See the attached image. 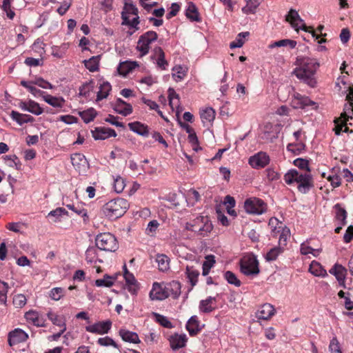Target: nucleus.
Wrapping results in <instances>:
<instances>
[{
  "instance_id": "nucleus-6",
  "label": "nucleus",
  "mask_w": 353,
  "mask_h": 353,
  "mask_svg": "<svg viewBox=\"0 0 353 353\" xmlns=\"http://www.w3.org/2000/svg\"><path fill=\"white\" fill-rule=\"evenodd\" d=\"M241 272L246 276H256L260 272L259 261L253 254L243 256L240 261Z\"/></svg>"
},
{
  "instance_id": "nucleus-54",
  "label": "nucleus",
  "mask_w": 353,
  "mask_h": 353,
  "mask_svg": "<svg viewBox=\"0 0 353 353\" xmlns=\"http://www.w3.org/2000/svg\"><path fill=\"white\" fill-rule=\"evenodd\" d=\"M123 10L126 14H132L135 16H137L139 13L137 8L132 3L131 0H125Z\"/></svg>"
},
{
  "instance_id": "nucleus-8",
  "label": "nucleus",
  "mask_w": 353,
  "mask_h": 353,
  "mask_svg": "<svg viewBox=\"0 0 353 353\" xmlns=\"http://www.w3.org/2000/svg\"><path fill=\"white\" fill-rule=\"evenodd\" d=\"M158 38V35L154 31H148L140 36L137 46V49L141 52L143 57L147 54L150 50V45L155 41Z\"/></svg>"
},
{
  "instance_id": "nucleus-45",
  "label": "nucleus",
  "mask_w": 353,
  "mask_h": 353,
  "mask_svg": "<svg viewBox=\"0 0 353 353\" xmlns=\"http://www.w3.org/2000/svg\"><path fill=\"white\" fill-rule=\"evenodd\" d=\"M156 261L158 263L159 269L161 271H165L169 268V260L167 256L164 254H158Z\"/></svg>"
},
{
  "instance_id": "nucleus-12",
  "label": "nucleus",
  "mask_w": 353,
  "mask_h": 353,
  "mask_svg": "<svg viewBox=\"0 0 353 353\" xmlns=\"http://www.w3.org/2000/svg\"><path fill=\"white\" fill-rule=\"evenodd\" d=\"M123 269V276L125 280L126 288L130 294L135 295L139 290V284L134 275L128 270L125 265H124Z\"/></svg>"
},
{
  "instance_id": "nucleus-21",
  "label": "nucleus",
  "mask_w": 353,
  "mask_h": 353,
  "mask_svg": "<svg viewBox=\"0 0 353 353\" xmlns=\"http://www.w3.org/2000/svg\"><path fill=\"white\" fill-rule=\"evenodd\" d=\"M168 296V294L162 288L160 284L154 283L150 292V298L152 300H163Z\"/></svg>"
},
{
  "instance_id": "nucleus-7",
  "label": "nucleus",
  "mask_w": 353,
  "mask_h": 353,
  "mask_svg": "<svg viewBox=\"0 0 353 353\" xmlns=\"http://www.w3.org/2000/svg\"><path fill=\"white\" fill-rule=\"evenodd\" d=\"M285 19L288 22L290 23L292 27L296 30L299 31V29H301L305 32H310L312 33V37L316 39L319 38V36L316 34L314 30H309L310 28H307L303 20L299 16L298 12L296 10L290 9L288 14L285 17Z\"/></svg>"
},
{
  "instance_id": "nucleus-26",
  "label": "nucleus",
  "mask_w": 353,
  "mask_h": 353,
  "mask_svg": "<svg viewBox=\"0 0 353 353\" xmlns=\"http://www.w3.org/2000/svg\"><path fill=\"white\" fill-rule=\"evenodd\" d=\"M295 108H304L306 106L314 105V102L311 101L308 97L297 94L293 101Z\"/></svg>"
},
{
  "instance_id": "nucleus-15",
  "label": "nucleus",
  "mask_w": 353,
  "mask_h": 353,
  "mask_svg": "<svg viewBox=\"0 0 353 353\" xmlns=\"http://www.w3.org/2000/svg\"><path fill=\"white\" fill-rule=\"evenodd\" d=\"M113 109L117 113L125 117L130 115L132 112V105L120 98L117 99L114 103Z\"/></svg>"
},
{
  "instance_id": "nucleus-48",
  "label": "nucleus",
  "mask_w": 353,
  "mask_h": 353,
  "mask_svg": "<svg viewBox=\"0 0 353 353\" xmlns=\"http://www.w3.org/2000/svg\"><path fill=\"white\" fill-rule=\"evenodd\" d=\"M321 249H313L310 246L307 245L305 243H303L301 245V253L303 255L312 254L314 256H317L321 253Z\"/></svg>"
},
{
  "instance_id": "nucleus-51",
  "label": "nucleus",
  "mask_w": 353,
  "mask_h": 353,
  "mask_svg": "<svg viewBox=\"0 0 353 353\" xmlns=\"http://www.w3.org/2000/svg\"><path fill=\"white\" fill-rule=\"evenodd\" d=\"M35 115H40L43 113V109L40 107L39 104L32 100L28 101V110Z\"/></svg>"
},
{
  "instance_id": "nucleus-55",
  "label": "nucleus",
  "mask_w": 353,
  "mask_h": 353,
  "mask_svg": "<svg viewBox=\"0 0 353 353\" xmlns=\"http://www.w3.org/2000/svg\"><path fill=\"white\" fill-rule=\"evenodd\" d=\"M154 315L155 316L156 321L161 325L166 328L172 327V323L168 320V319L166 316L157 313H154Z\"/></svg>"
},
{
  "instance_id": "nucleus-19",
  "label": "nucleus",
  "mask_w": 353,
  "mask_h": 353,
  "mask_svg": "<svg viewBox=\"0 0 353 353\" xmlns=\"http://www.w3.org/2000/svg\"><path fill=\"white\" fill-rule=\"evenodd\" d=\"M129 129L133 132L144 137H147L149 135V128L147 125L142 123L139 121H134L128 123Z\"/></svg>"
},
{
  "instance_id": "nucleus-44",
  "label": "nucleus",
  "mask_w": 353,
  "mask_h": 353,
  "mask_svg": "<svg viewBox=\"0 0 353 353\" xmlns=\"http://www.w3.org/2000/svg\"><path fill=\"white\" fill-rule=\"evenodd\" d=\"M283 252V248L280 246H276L270 250V251L266 254L265 259L268 261H275L279 254H281Z\"/></svg>"
},
{
  "instance_id": "nucleus-29",
  "label": "nucleus",
  "mask_w": 353,
  "mask_h": 353,
  "mask_svg": "<svg viewBox=\"0 0 353 353\" xmlns=\"http://www.w3.org/2000/svg\"><path fill=\"white\" fill-rule=\"evenodd\" d=\"M112 90L110 83L108 81H104L99 86V90L97 94V101H101L106 99Z\"/></svg>"
},
{
  "instance_id": "nucleus-24",
  "label": "nucleus",
  "mask_w": 353,
  "mask_h": 353,
  "mask_svg": "<svg viewBox=\"0 0 353 353\" xmlns=\"http://www.w3.org/2000/svg\"><path fill=\"white\" fill-rule=\"evenodd\" d=\"M215 111L212 108H207L201 112V119L204 125H210L215 119Z\"/></svg>"
},
{
  "instance_id": "nucleus-31",
  "label": "nucleus",
  "mask_w": 353,
  "mask_h": 353,
  "mask_svg": "<svg viewBox=\"0 0 353 353\" xmlns=\"http://www.w3.org/2000/svg\"><path fill=\"white\" fill-rule=\"evenodd\" d=\"M185 16L192 21H200V17L196 6L192 2H189L185 10Z\"/></svg>"
},
{
  "instance_id": "nucleus-33",
  "label": "nucleus",
  "mask_w": 353,
  "mask_h": 353,
  "mask_svg": "<svg viewBox=\"0 0 353 353\" xmlns=\"http://www.w3.org/2000/svg\"><path fill=\"white\" fill-rule=\"evenodd\" d=\"M334 208L335 209V217L336 220L340 221L342 225H345L346 224V218H347V212L343 208L339 203H336L334 205Z\"/></svg>"
},
{
  "instance_id": "nucleus-43",
  "label": "nucleus",
  "mask_w": 353,
  "mask_h": 353,
  "mask_svg": "<svg viewBox=\"0 0 353 353\" xmlns=\"http://www.w3.org/2000/svg\"><path fill=\"white\" fill-rule=\"evenodd\" d=\"M67 207L72 210L74 213H76L77 215L81 216L83 218L84 221H85L88 220V212L87 210L81 205L79 204H72V205H67Z\"/></svg>"
},
{
  "instance_id": "nucleus-20",
  "label": "nucleus",
  "mask_w": 353,
  "mask_h": 353,
  "mask_svg": "<svg viewBox=\"0 0 353 353\" xmlns=\"http://www.w3.org/2000/svg\"><path fill=\"white\" fill-rule=\"evenodd\" d=\"M201 312L210 313L216 308V298L208 296L205 300H201L199 306Z\"/></svg>"
},
{
  "instance_id": "nucleus-60",
  "label": "nucleus",
  "mask_w": 353,
  "mask_h": 353,
  "mask_svg": "<svg viewBox=\"0 0 353 353\" xmlns=\"http://www.w3.org/2000/svg\"><path fill=\"white\" fill-rule=\"evenodd\" d=\"M330 353H342L339 342L336 337H333L329 345Z\"/></svg>"
},
{
  "instance_id": "nucleus-11",
  "label": "nucleus",
  "mask_w": 353,
  "mask_h": 353,
  "mask_svg": "<svg viewBox=\"0 0 353 353\" xmlns=\"http://www.w3.org/2000/svg\"><path fill=\"white\" fill-rule=\"evenodd\" d=\"M112 322L109 320L105 321H99L93 325L85 327L86 331L92 333L104 334L109 332L111 328Z\"/></svg>"
},
{
  "instance_id": "nucleus-34",
  "label": "nucleus",
  "mask_w": 353,
  "mask_h": 353,
  "mask_svg": "<svg viewBox=\"0 0 353 353\" xmlns=\"http://www.w3.org/2000/svg\"><path fill=\"white\" fill-rule=\"evenodd\" d=\"M260 3L259 0H246V6L242 8V11L246 14H254Z\"/></svg>"
},
{
  "instance_id": "nucleus-17",
  "label": "nucleus",
  "mask_w": 353,
  "mask_h": 353,
  "mask_svg": "<svg viewBox=\"0 0 353 353\" xmlns=\"http://www.w3.org/2000/svg\"><path fill=\"white\" fill-rule=\"evenodd\" d=\"M275 313L274 307L270 303L263 304L256 312V316L259 319L268 320Z\"/></svg>"
},
{
  "instance_id": "nucleus-13",
  "label": "nucleus",
  "mask_w": 353,
  "mask_h": 353,
  "mask_svg": "<svg viewBox=\"0 0 353 353\" xmlns=\"http://www.w3.org/2000/svg\"><path fill=\"white\" fill-rule=\"evenodd\" d=\"M28 335L21 329L17 328L8 334V343L10 346L26 341Z\"/></svg>"
},
{
  "instance_id": "nucleus-22",
  "label": "nucleus",
  "mask_w": 353,
  "mask_h": 353,
  "mask_svg": "<svg viewBox=\"0 0 353 353\" xmlns=\"http://www.w3.org/2000/svg\"><path fill=\"white\" fill-rule=\"evenodd\" d=\"M278 128L274 126L272 123H267L264 126L263 137L265 140L272 142L278 137Z\"/></svg>"
},
{
  "instance_id": "nucleus-42",
  "label": "nucleus",
  "mask_w": 353,
  "mask_h": 353,
  "mask_svg": "<svg viewBox=\"0 0 353 353\" xmlns=\"http://www.w3.org/2000/svg\"><path fill=\"white\" fill-rule=\"evenodd\" d=\"M134 63L136 64V62L125 61L121 63L117 68L119 74L123 76L128 74L134 69V66H132Z\"/></svg>"
},
{
  "instance_id": "nucleus-56",
  "label": "nucleus",
  "mask_w": 353,
  "mask_h": 353,
  "mask_svg": "<svg viewBox=\"0 0 353 353\" xmlns=\"http://www.w3.org/2000/svg\"><path fill=\"white\" fill-rule=\"evenodd\" d=\"M310 272L315 276L325 275L326 272L319 265V263L312 262L310 267Z\"/></svg>"
},
{
  "instance_id": "nucleus-58",
  "label": "nucleus",
  "mask_w": 353,
  "mask_h": 353,
  "mask_svg": "<svg viewBox=\"0 0 353 353\" xmlns=\"http://www.w3.org/2000/svg\"><path fill=\"white\" fill-rule=\"evenodd\" d=\"M290 234L289 228H285L282 230L281 234L279 236V246L283 248L286 245Z\"/></svg>"
},
{
  "instance_id": "nucleus-39",
  "label": "nucleus",
  "mask_w": 353,
  "mask_h": 353,
  "mask_svg": "<svg viewBox=\"0 0 353 353\" xmlns=\"http://www.w3.org/2000/svg\"><path fill=\"white\" fill-rule=\"evenodd\" d=\"M250 34L249 32H240L237 34L235 40L230 43V48H241L245 43L244 39L246 37H248Z\"/></svg>"
},
{
  "instance_id": "nucleus-27",
  "label": "nucleus",
  "mask_w": 353,
  "mask_h": 353,
  "mask_svg": "<svg viewBox=\"0 0 353 353\" xmlns=\"http://www.w3.org/2000/svg\"><path fill=\"white\" fill-rule=\"evenodd\" d=\"M25 317L28 322L33 323L37 327H43L44 325L43 320L39 316V313L35 311L26 312Z\"/></svg>"
},
{
  "instance_id": "nucleus-35",
  "label": "nucleus",
  "mask_w": 353,
  "mask_h": 353,
  "mask_svg": "<svg viewBox=\"0 0 353 353\" xmlns=\"http://www.w3.org/2000/svg\"><path fill=\"white\" fill-rule=\"evenodd\" d=\"M71 161L72 165L78 169H80L81 166L85 167L87 164L85 156L79 153L71 156Z\"/></svg>"
},
{
  "instance_id": "nucleus-49",
  "label": "nucleus",
  "mask_w": 353,
  "mask_h": 353,
  "mask_svg": "<svg viewBox=\"0 0 353 353\" xmlns=\"http://www.w3.org/2000/svg\"><path fill=\"white\" fill-rule=\"evenodd\" d=\"M47 316L54 325L59 326L60 327H61V329L64 328V327H66L65 321L63 320L62 318L59 317L57 314L52 312H49L47 314Z\"/></svg>"
},
{
  "instance_id": "nucleus-47",
  "label": "nucleus",
  "mask_w": 353,
  "mask_h": 353,
  "mask_svg": "<svg viewBox=\"0 0 353 353\" xmlns=\"http://www.w3.org/2000/svg\"><path fill=\"white\" fill-rule=\"evenodd\" d=\"M224 278L228 282V283L234 285L236 287H239L241 284V281L231 271H226L224 273Z\"/></svg>"
},
{
  "instance_id": "nucleus-18",
  "label": "nucleus",
  "mask_w": 353,
  "mask_h": 353,
  "mask_svg": "<svg viewBox=\"0 0 353 353\" xmlns=\"http://www.w3.org/2000/svg\"><path fill=\"white\" fill-rule=\"evenodd\" d=\"M331 274L335 276L340 285L345 287V279L347 270L339 264H335L329 271Z\"/></svg>"
},
{
  "instance_id": "nucleus-63",
  "label": "nucleus",
  "mask_w": 353,
  "mask_h": 353,
  "mask_svg": "<svg viewBox=\"0 0 353 353\" xmlns=\"http://www.w3.org/2000/svg\"><path fill=\"white\" fill-rule=\"evenodd\" d=\"M98 343L101 346L112 345L115 348H119V345L116 343V342L109 336L99 338L98 339Z\"/></svg>"
},
{
  "instance_id": "nucleus-38",
  "label": "nucleus",
  "mask_w": 353,
  "mask_h": 353,
  "mask_svg": "<svg viewBox=\"0 0 353 353\" xmlns=\"http://www.w3.org/2000/svg\"><path fill=\"white\" fill-rule=\"evenodd\" d=\"M99 56H94L88 60L84 61L85 66L90 72L99 70Z\"/></svg>"
},
{
  "instance_id": "nucleus-52",
  "label": "nucleus",
  "mask_w": 353,
  "mask_h": 353,
  "mask_svg": "<svg viewBox=\"0 0 353 353\" xmlns=\"http://www.w3.org/2000/svg\"><path fill=\"white\" fill-rule=\"evenodd\" d=\"M294 165L305 172H310L309 161L306 159L298 158L294 161Z\"/></svg>"
},
{
  "instance_id": "nucleus-9",
  "label": "nucleus",
  "mask_w": 353,
  "mask_h": 353,
  "mask_svg": "<svg viewBox=\"0 0 353 353\" xmlns=\"http://www.w3.org/2000/svg\"><path fill=\"white\" fill-rule=\"evenodd\" d=\"M245 212L250 214H262L266 211V205L260 199L253 197L247 199L244 202Z\"/></svg>"
},
{
  "instance_id": "nucleus-2",
  "label": "nucleus",
  "mask_w": 353,
  "mask_h": 353,
  "mask_svg": "<svg viewBox=\"0 0 353 353\" xmlns=\"http://www.w3.org/2000/svg\"><path fill=\"white\" fill-rule=\"evenodd\" d=\"M284 180L288 185L296 182L298 190L303 194H306L314 186L313 178L310 172H301L295 169L290 170L284 175Z\"/></svg>"
},
{
  "instance_id": "nucleus-3",
  "label": "nucleus",
  "mask_w": 353,
  "mask_h": 353,
  "mask_svg": "<svg viewBox=\"0 0 353 353\" xmlns=\"http://www.w3.org/2000/svg\"><path fill=\"white\" fill-rule=\"evenodd\" d=\"M129 207L128 201L122 198L112 199L103 207V213L109 219H115L125 214Z\"/></svg>"
},
{
  "instance_id": "nucleus-59",
  "label": "nucleus",
  "mask_w": 353,
  "mask_h": 353,
  "mask_svg": "<svg viewBox=\"0 0 353 353\" xmlns=\"http://www.w3.org/2000/svg\"><path fill=\"white\" fill-rule=\"evenodd\" d=\"M64 295V290L62 288H54L50 290V296L54 301L60 300Z\"/></svg>"
},
{
  "instance_id": "nucleus-53",
  "label": "nucleus",
  "mask_w": 353,
  "mask_h": 353,
  "mask_svg": "<svg viewBox=\"0 0 353 353\" xmlns=\"http://www.w3.org/2000/svg\"><path fill=\"white\" fill-rule=\"evenodd\" d=\"M305 147V145L303 143H289L287 146V149L294 154H299L303 150H304Z\"/></svg>"
},
{
  "instance_id": "nucleus-36",
  "label": "nucleus",
  "mask_w": 353,
  "mask_h": 353,
  "mask_svg": "<svg viewBox=\"0 0 353 353\" xmlns=\"http://www.w3.org/2000/svg\"><path fill=\"white\" fill-rule=\"evenodd\" d=\"M296 46V41L292 39H281L277 41H275L268 46L269 48H273L275 47H283V46H289L291 49H294Z\"/></svg>"
},
{
  "instance_id": "nucleus-30",
  "label": "nucleus",
  "mask_w": 353,
  "mask_h": 353,
  "mask_svg": "<svg viewBox=\"0 0 353 353\" xmlns=\"http://www.w3.org/2000/svg\"><path fill=\"white\" fill-rule=\"evenodd\" d=\"M185 274L189 282L191 284V288L196 285L199 276V271L195 269L193 266L187 265Z\"/></svg>"
},
{
  "instance_id": "nucleus-4",
  "label": "nucleus",
  "mask_w": 353,
  "mask_h": 353,
  "mask_svg": "<svg viewBox=\"0 0 353 353\" xmlns=\"http://www.w3.org/2000/svg\"><path fill=\"white\" fill-rule=\"evenodd\" d=\"M185 228L205 236L212 230L213 226L207 216H198L192 222L187 223Z\"/></svg>"
},
{
  "instance_id": "nucleus-40",
  "label": "nucleus",
  "mask_w": 353,
  "mask_h": 353,
  "mask_svg": "<svg viewBox=\"0 0 353 353\" xmlns=\"http://www.w3.org/2000/svg\"><path fill=\"white\" fill-rule=\"evenodd\" d=\"M353 116V103H345L343 112L341 114L340 119H343V122L347 121L350 119H352Z\"/></svg>"
},
{
  "instance_id": "nucleus-50",
  "label": "nucleus",
  "mask_w": 353,
  "mask_h": 353,
  "mask_svg": "<svg viewBox=\"0 0 353 353\" xmlns=\"http://www.w3.org/2000/svg\"><path fill=\"white\" fill-rule=\"evenodd\" d=\"M85 260L88 263H93L97 260V250L94 247H89L85 252Z\"/></svg>"
},
{
  "instance_id": "nucleus-25",
  "label": "nucleus",
  "mask_w": 353,
  "mask_h": 353,
  "mask_svg": "<svg viewBox=\"0 0 353 353\" xmlns=\"http://www.w3.org/2000/svg\"><path fill=\"white\" fill-rule=\"evenodd\" d=\"M186 329L190 336L196 335L199 331V321L196 316H192L188 320Z\"/></svg>"
},
{
  "instance_id": "nucleus-5",
  "label": "nucleus",
  "mask_w": 353,
  "mask_h": 353,
  "mask_svg": "<svg viewBox=\"0 0 353 353\" xmlns=\"http://www.w3.org/2000/svg\"><path fill=\"white\" fill-rule=\"evenodd\" d=\"M96 246L105 252H115L119 248V244L115 236L109 233H101L95 239Z\"/></svg>"
},
{
  "instance_id": "nucleus-61",
  "label": "nucleus",
  "mask_w": 353,
  "mask_h": 353,
  "mask_svg": "<svg viewBox=\"0 0 353 353\" xmlns=\"http://www.w3.org/2000/svg\"><path fill=\"white\" fill-rule=\"evenodd\" d=\"M93 81H90V82L85 83L79 88V95L83 97L89 96V93L92 90Z\"/></svg>"
},
{
  "instance_id": "nucleus-32",
  "label": "nucleus",
  "mask_w": 353,
  "mask_h": 353,
  "mask_svg": "<svg viewBox=\"0 0 353 353\" xmlns=\"http://www.w3.org/2000/svg\"><path fill=\"white\" fill-rule=\"evenodd\" d=\"M44 101L54 108H62L65 100L62 97H56L50 94L43 96Z\"/></svg>"
},
{
  "instance_id": "nucleus-23",
  "label": "nucleus",
  "mask_w": 353,
  "mask_h": 353,
  "mask_svg": "<svg viewBox=\"0 0 353 353\" xmlns=\"http://www.w3.org/2000/svg\"><path fill=\"white\" fill-rule=\"evenodd\" d=\"M119 335L121 337V339L126 342L136 344L139 343L141 342L138 334L134 332H130L126 330L121 329L119 331Z\"/></svg>"
},
{
  "instance_id": "nucleus-16",
  "label": "nucleus",
  "mask_w": 353,
  "mask_h": 353,
  "mask_svg": "<svg viewBox=\"0 0 353 353\" xmlns=\"http://www.w3.org/2000/svg\"><path fill=\"white\" fill-rule=\"evenodd\" d=\"M170 347L173 350H177L185 346L187 337L185 334H174L170 336Z\"/></svg>"
},
{
  "instance_id": "nucleus-1",
  "label": "nucleus",
  "mask_w": 353,
  "mask_h": 353,
  "mask_svg": "<svg viewBox=\"0 0 353 353\" xmlns=\"http://www.w3.org/2000/svg\"><path fill=\"white\" fill-rule=\"evenodd\" d=\"M296 63L298 67L294 70V74L310 87H314L316 81L314 75L319 67V62L315 59L299 56Z\"/></svg>"
},
{
  "instance_id": "nucleus-37",
  "label": "nucleus",
  "mask_w": 353,
  "mask_h": 353,
  "mask_svg": "<svg viewBox=\"0 0 353 353\" xmlns=\"http://www.w3.org/2000/svg\"><path fill=\"white\" fill-rule=\"evenodd\" d=\"M79 114L85 123H88L93 121L97 114V111L92 108L79 112Z\"/></svg>"
},
{
  "instance_id": "nucleus-41",
  "label": "nucleus",
  "mask_w": 353,
  "mask_h": 353,
  "mask_svg": "<svg viewBox=\"0 0 353 353\" xmlns=\"http://www.w3.org/2000/svg\"><path fill=\"white\" fill-rule=\"evenodd\" d=\"M68 212L65 208H57V209L52 210L48 213V216L52 219L53 222H57L61 221V217L63 215H67Z\"/></svg>"
},
{
  "instance_id": "nucleus-28",
  "label": "nucleus",
  "mask_w": 353,
  "mask_h": 353,
  "mask_svg": "<svg viewBox=\"0 0 353 353\" xmlns=\"http://www.w3.org/2000/svg\"><path fill=\"white\" fill-rule=\"evenodd\" d=\"M154 56L157 57V64L162 70H165L168 65L165 59V53L161 47H156L154 49Z\"/></svg>"
},
{
  "instance_id": "nucleus-10",
  "label": "nucleus",
  "mask_w": 353,
  "mask_h": 353,
  "mask_svg": "<svg viewBox=\"0 0 353 353\" xmlns=\"http://www.w3.org/2000/svg\"><path fill=\"white\" fill-rule=\"evenodd\" d=\"M269 163L270 157L263 152H259L249 159V164L255 169L264 168Z\"/></svg>"
},
{
  "instance_id": "nucleus-14",
  "label": "nucleus",
  "mask_w": 353,
  "mask_h": 353,
  "mask_svg": "<svg viewBox=\"0 0 353 353\" xmlns=\"http://www.w3.org/2000/svg\"><path fill=\"white\" fill-rule=\"evenodd\" d=\"M92 134L95 140H103L117 136L115 130L108 128H96L92 131Z\"/></svg>"
},
{
  "instance_id": "nucleus-46",
  "label": "nucleus",
  "mask_w": 353,
  "mask_h": 353,
  "mask_svg": "<svg viewBox=\"0 0 353 353\" xmlns=\"http://www.w3.org/2000/svg\"><path fill=\"white\" fill-rule=\"evenodd\" d=\"M114 279L105 274L103 279H97L95 281V285L97 287H111L114 284Z\"/></svg>"
},
{
  "instance_id": "nucleus-57",
  "label": "nucleus",
  "mask_w": 353,
  "mask_h": 353,
  "mask_svg": "<svg viewBox=\"0 0 353 353\" xmlns=\"http://www.w3.org/2000/svg\"><path fill=\"white\" fill-rule=\"evenodd\" d=\"M26 297L22 294H18L13 297V305L18 308L23 307L26 304Z\"/></svg>"
},
{
  "instance_id": "nucleus-62",
  "label": "nucleus",
  "mask_w": 353,
  "mask_h": 353,
  "mask_svg": "<svg viewBox=\"0 0 353 353\" xmlns=\"http://www.w3.org/2000/svg\"><path fill=\"white\" fill-rule=\"evenodd\" d=\"M172 70L174 72L172 77L176 81H181L185 76V71L181 65L175 66Z\"/></svg>"
},
{
  "instance_id": "nucleus-64",
  "label": "nucleus",
  "mask_w": 353,
  "mask_h": 353,
  "mask_svg": "<svg viewBox=\"0 0 353 353\" xmlns=\"http://www.w3.org/2000/svg\"><path fill=\"white\" fill-rule=\"evenodd\" d=\"M125 186V180L122 177L117 176L114 179V189L116 192L121 193L123 190Z\"/></svg>"
}]
</instances>
